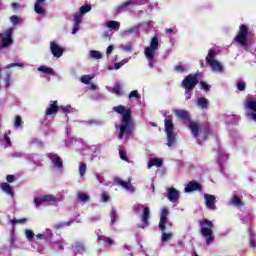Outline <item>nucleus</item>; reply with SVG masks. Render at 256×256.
<instances>
[{"label": "nucleus", "instance_id": "f257e3e1", "mask_svg": "<svg viewBox=\"0 0 256 256\" xmlns=\"http://www.w3.org/2000/svg\"><path fill=\"white\" fill-rule=\"evenodd\" d=\"M113 111L122 115L121 123L115 124L118 139H127L133 133V121L131 120V109L123 105L114 106Z\"/></svg>", "mask_w": 256, "mask_h": 256}, {"label": "nucleus", "instance_id": "f03ea898", "mask_svg": "<svg viewBox=\"0 0 256 256\" xmlns=\"http://www.w3.org/2000/svg\"><path fill=\"white\" fill-rule=\"evenodd\" d=\"M157 51H159V34H155L151 38L149 46L144 48V57L148 61L149 69H153L155 63H157Z\"/></svg>", "mask_w": 256, "mask_h": 256}, {"label": "nucleus", "instance_id": "7ed1b4c3", "mask_svg": "<svg viewBox=\"0 0 256 256\" xmlns=\"http://www.w3.org/2000/svg\"><path fill=\"white\" fill-rule=\"evenodd\" d=\"M169 210L167 208H162L160 213V222H159V229L162 231V237L161 241L162 243H166V241H170V239H173V233L169 232L166 233L165 230L167 229V225L169 227L173 226V223L169 222Z\"/></svg>", "mask_w": 256, "mask_h": 256}, {"label": "nucleus", "instance_id": "20e7f679", "mask_svg": "<svg viewBox=\"0 0 256 256\" xmlns=\"http://www.w3.org/2000/svg\"><path fill=\"white\" fill-rule=\"evenodd\" d=\"M165 117V133L167 137V143L166 145L168 147H175V144L177 143L176 137H177V132L175 131V125H173V117L168 116L167 112L164 114Z\"/></svg>", "mask_w": 256, "mask_h": 256}, {"label": "nucleus", "instance_id": "39448f33", "mask_svg": "<svg viewBox=\"0 0 256 256\" xmlns=\"http://www.w3.org/2000/svg\"><path fill=\"white\" fill-rule=\"evenodd\" d=\"M174 113L178 119L183 121L187 127H189L193 137H199V124L197 122L191 121V116H189V112L187 110H174Z\"/></svg>", "mask_w": 256, "mask_h": 256}, {"label": "nucleus", "instance_id": "423d86ee", "mask_svg": "<svg viewBox=\"0 0 256 256\" xmlns=\"http://www.w3.org/2000/svg\"><path fill=\"white\" fill-rule=\"evenodd\" d=\"M213 227V222L208 219L200 221V234L205 239L207 246L211 245V243L215 241Z\"/></svg>", "mask_w": 256, "mask_h": 256}, {"label": "nucleus", "instance_id": "0eeeda50", "mask_svg": "<svg viewBox=\"0 0 256 256\" xmlns=\"http://www.w3.org/2000/svg\"><path fill=\"white\" fill-rule=\"evenodd\" d=\"M215 57H217V52L213 49H210L208 51V55L206 56V61L214 73H223V71H225V67H223L221 62L215 59Z\"/></svg>", "mask_w": 256, "mask_h": 256}, {"label": "nucleus", "instance_id": "6e6552de", "mask_svg": "<svg viewBox=\"0 0 256 256\" xmlns=\"http://www.w3.org/2000/svg\"><path fill=\"white\" fill-rule=\"evenodd\" d=\"M133 211L134 213H136V215L143 211L141 215L142 225L139 226L140 229H145V227H149V216L151 215V210L149 209V207H145L143 206V204H135L133 206Z\"/></svg>", "mask_w": 256, "mask_h": 256}, {"label": "nucleus", "instance_id": "1a4fd4ad", "mask_svg": "<svg viewBox=\"0 0 256 256\" xmlns=\"http://www.w3.org/2000/svg\"><path fill=\"white\" fill-rule=\"evenodd\" d=\"M89 11H91V5L86 4L80 7L79 12L74 13V25L72 28V35H76V33L79 31L83 16L85 15V13H89Z\"/></svg>", "mask_w": 256, "mask_h": 256}, {"label": "nucleus", "instance_id": "9d476101", "mask_svg": "<svg viewBox=\"0 0 256 256\" xmlns=\"http://www.w3.org/2000/svg\"><path fill=\"white\" fill-rule=\"evenodd\" d=\"M244 107L247 111V119L256 123V98L253 96H248L244 102Z\"/></svg>", "mask_w": 256, "mask_h": 256}, {"label": "nucleus", "instance_id": "9b49d317", "mask_svg": "<svg viewBox=\"0 0 256 256\" xmlns=\"http://www.w3.org/2000/svg\"><path fill=\"white\" fill-rule=\"evenodd\" d=\"M248 35L249 28H247L245 24H241L238 34L234 38L235 43H238L240 47H244V49H247V45H249V42L247 41Z\"/></svg>", "mask_w": 256, "mask_h": 256}, {"label": "nucleus", "instance_id": "f8f14e48", "mask_svg": "<svg viewBox=\"0 0 256 256\" xmlns=\"http://www.w3.org/2000/svg\"><path fill=\"white\" fill-rule=\"evenodd\" d=\"M197 83H199V75L197 74H189L184 78L181 83V87L183 89H195L197 87Z\"/></svg>", "mask_w": 256, "mask_h": 256}, {"label": "nucleus", "instance_id": "ddd939ff", "mask_svg": "<svg viewBox=\"0 0 256 256\" xmlns=\"http://www.w3.org/2000/svg\"><path fill=\"white\" fill-rule=\"evenodd\" d=\"M57 111H59L58 102L50 101L48 107L46 108L45 117H44V120L42 121V125H48L49 122L47 121V119H49L51 115H57Z\"/></svg>", "mask_w": 256, "mask_h": 256}, {"label": "nucleus", "instance_id": "4468645a", "mask_svg": "<svg viewBox=\"0 0 256 256\" xmlns=\"http://www.w3.org/2000/svg\"><path fill=\"white\" fill-rule=\"evenodd\" d=\"M149 0H128L124 3H122L117 8V13H123L127 11L128 7H135V5H145V3H148Z\"/></svg>", "mask_w": 256, "mask_h": 256}, {"label": "nucleus", "instance_id": "2eb2a0df", "mask_svg": "<svg viewBox=\"0 0 256 256\" xmlns=\"http://www.w3.org/2000/svg\"><path fill=\"white\" fill-rule=\"evenodd\" d=\"M0 39H2L3 48L13 45V28H9L5 32L0 33Z\"/></svg>", "mask_w": 256, "mask_h": 256}, {"label": "nucleus", "instance_id": "dca6fc26", "mask_svg": "<svg viewBox=\"0 0 256 256\" xmlns=\"http://www.w3.org/2000/svg\"><path fill=\"white\" fill-rule=\"evenodd\" d=\"M47 158L49 159V161H51L54 169H58V171H61L63 169V159L60 158L56 153H48Z\"/></svg>", "mask_w": 256, "mask_h": 256}, {"label": "nucleus", "instance_id": "f3484780", "mask_svg": "<svg viewBox=\"0 0 256 256\" xmlns=\"http://www.w3.org/2000/svg\"><path fill=\"white\" fill-rule=\"evenodd\" d=\"M50 52L52 53L55 59H61L63 57V47H61L57 42L51 41L50 42Z\"/></svg>", "mask_w": 256, "mask_h": 256}, {"label": "nucleus", "instance_id": "a211bd4d", "mask_svg": "<svg viewBox=\"0 0 256 256\" xmlns=\"http://www.w3.org/2000/svg\"><path fill=\"white\" fill-rule=\"evenodd\" d=\"M114 183L118 187H121L125 191H128V193H134L135 192V188H134L133 184H131L130 181L125 182L121 178H115Z\"/></svg>", "mask_w": 256, "mask_h": 256}, {"label": "nucleus", "instance_id": "6ab92c4d", "mask_svg": "<svg viewBox=\"0 0 256 256\" xmlns=\"http://www.w3.org/2000/svg\"><path fill=\"white\" fill-rule=\"evenodd\" d=\"M43 203H55V196L53 195H44L42 197L34 198L35 207H41Z\"/></svg>", "mask_w": 256, "mask_h": 256}, {"label": "nucleus", "instance_id": "aec40b11", "mask_svg": "<svg viewBox=\"0 0 256 256\" xmlns=\"http://www.w3.org/2000/svg\"><path fill=\"white\" fill-rule=\"evenodd\" d=\"M180 192L175 188H167V198L171 203H177L179 201Z\"/></svg>", "mask_w": 256, "mask_h": 256}, {"label": "nucleus", "instance_id": "412c9836", "mask_svg": "<svg viewBox=\"0 0 256 256\" xmlns=\"http://www.w3.org/2000/svg\"><path fill=\"white\" fill-rule=\"evenodd\" d=\"M204 199L206 203V207L210 209V211H215L217 206L215 205V196L211 194H204Z\"/></svg>", "mask_w": 256, "mask_h": 256}, {"label": "nucleus", "instance_id": "4be33fe9", "mask_svg": "<svg viewBox=\"0 0 256 256\" xmlns=\"http://www.w3.org/2000/svg\"><path fill=\"white\" fill-rule=\"evenodd\" d=\"M72 247L75 255H83V253H87V247L83 242H76Z\"/></svg>", "mask_w": 256, "mask_h": 256}, {"label": "nucleus", "instance_id": "5701e85b", "mask_svg": "<svg viewBox=\"0 0 256 256\" xmlns=\"http://www.w3.org/2000/svg\"><path fill=\"white\" fill-rule=\"evenodd\" d=\"M65 245H67V243L65 240H63V238H58L57 240L51 242V247L54 249V251H63V249H65Z\"/></svg>", "mask_w": 256, "mask_h": 256}, {"label": "nucleus", "instance_id": "b1692460", "mask_svg": "<svg viewBox=\"0 0 256 256\" xmlns=\"http://www.w3.org/2000/svg\"><path fill=\"white\" fill-rule=\"evenodd\" d=\"M140 25L132 26L130 28H127L126 30L121 32L122 37H129V35H139L140 33Z\"/></svg>", "mask_w": 256, "mask_h": 256}, {"label": "nucleus", "instance_id": "393cba45", "mask_svg": "<svg viewBox=\"0 0 256 256\" xmlns=\"http://www.w3.org/2000/svg\"><path fill=\"white\" fill-rule=\"evenodd\" d=\"M71 145L74 146L76 151H83L87 147V144L81 138H73Z\"/></svg>", "mask_w": 256, "mask_h": 256}, {"label": "nucleus", "instance_id": "a878e982", "mask_svg": "<svg viewBox=\"0 0 256 256\" xmlns=\"http://www.w3.org/2000/svg\"><path fill=\"white\" fill-rule=\"evenodd\" d=\"M185 193H193V191H201V185L196 181L189 182L184 189Z\"/></svg>", "mask_w": 256, "mask_h": 256}, {"label": "nucleus", "instance_id": "bb28decb", "mask_svg": "<svg viewBox=\"0 0 256 256\" xmlns=\"http://www.w3.org/2000/svg\"><path fill=\"white\" fill-rule=\"evenodd\" d=\"M34 11L37 15H45V2L42 0H36L34 4Z\"/></svg>", "mask_w": 256, "mask_h": 256}, {"label": "nucleus", "instance_id": "cd10ccee", "mask_svg": "<svg viewBox=\"0 0 256 256\" xmlns=\"http://www.w3.org/2000/svg\"><path fill=\"white\" fill-rule=\"evenodd\" d=\"M96 235L98 237V239H97L98 243H105V245H113V239L104 236L101 233V230L96 231Z\"/></svg>", "mask_w": 256, "mask_h": 256}, {"label": "nucleus", "instance_id": "c85d7f7f", "mask_svg": "<svg viewBox=\"0 0 256 256\" xmlns=\"http://www.w3.org/2000/svg\"><path fill=\"white\" fill-rule=\"evenodd\" d=\"M255 219V216L251 212H246L240 215V221L244 223V225H249Z\"/></svg>", "mask_w": 256, "mask_h": 256}, {"label": "nucleus", "instance_id": "c756f323", "mask_svg": "<svg viewBox=\"0 0 256 256\" xmlns=\"http://www.w3.org/2000/svg\"><path fill=\"white\" fill-rule=\"evenodd\" d=\"M229 159V154L225 152L223 148L218 149V163L219 165H223Z\"/></svg>", "mask_w": 256, "mask_h": 256}, {"label": "nucleus", "instance_id": "7c9ffc66", "mask_svg": "<svg viewBox=\"0 0 256 256\" xmlns=\"http://www.w3.org/2000/svg\"><path fill=\"white\" fill-rule=\"evenodd\" d=\"M163 165V159L161 158H150L147 169H151V167H161Z\"/></svg>", "mask_w": 256, "mask_h": 256}, {"label": "nucleus", "instance_id": "2f4dec72", "mask_svg": "<svg viewBox=\"0 0 256 256\" xmlns=\"http://www.w3.org/2000/svg\"><path fill=\"white\" fill-rule=\"evenodd\" d=\"M196 105L200 107V109H209V100L205 97H199L196 100Z\"/></svg>", "mask_w": 256, "mask_h": 256}, {"label": "nucleus", "instance_id": "473e14b6", "mask_svg": "<svg viewBox=\"0 0 256 256\" xmlns=\"http://www.w3.org/2000/svg\"><path fill=\"white\" fill-rule=\"evenodd\" d=\"M38 71L40 73H44L45 75H55V70H53V68L46 65H42L38 67Z\"/></svg>", "mask_w": 256, "mask_h": 256}, {"label": "nucleus", "instance_id": "72a5a7b5", "mask_svg": "<svg viewBox=\"0 0 256 256\" xmlns=\"http://www.w3.org/2000/svg\"><path fill=\"white\" fill-rule=\"evenodd\" d=\"M0 188L4 193H7V195H10V197H13V188L8 183H0Z\"/></svg>", "mask_w": 256, "mask_h": 256}, {"label": "nucleus", "instance_id": "f704fd0d", "mask_svg": "<svg viewBox=\"0 0 256 256\" xmlns=\"http://www.w3.org/2000/svg\"><path fill=\"white\" fill-rule=\"evenodd\" d=\"M77 199L80 203H87L90 199L89 194L85 192H77Z\"/></svg>", "mask_w": 256, "mask_h": 256}, {"label": "nucleus", "instance_id": "c9c22d12", "mask_svg": "<svg viewBox=\"0 0 256 256\" xmlns=\"http://www.w3.org/2000/svg\"><path fill=\"white\" fill-rule=\"evenodd\" d=\"M229 205H234V207H243V202L241 201V198H239V196L234 194L229 202Z\"/></svg>", "mask_w": 256, "mask_h": 256}, {"label": "nucleus", "instance_id": "e433bc0d", "mask_svg": "<svg viewBox=\"0 0 256 256\" xmlns=\"http://www.w3.org/2000/svg\"><path fill=\"white\" fill-rule=\"evenodd\" d=\"M78 172L81 179H83V177H85V173H87V164L85 162L79 163Z\"/></svg>", "mask_w": 256, "mask_h": 256}, {"label": "nucleus", "instance_id": "4c0bfd02", "mask_svg": "<svg viewBox=\"0 0 256 256\" xmlns=\"http://www.w3.org/2000/svg\"><path fill=\"white\" fill-rule=\"evenodd\" d=\"M240 119L241 118L238 115H235V114L228 115L226 117L227 123H232L233 125H236V123H239Z\"/></svg>", "mask_w": 256, "mask_h": 256}, {"label": "nucleus", "instance_id": "58836bf2", "mask_svg": "<svg viewBox=\"0 0 256 256\" xmlns=\"http://www.w3.org/2000/svg\"><path fill=\"white\" fill-rule=\"evenodd\" d=\"M128 99H130V101H139L141 99V94H139V91L133 90L129 93Z\"/></svg>", "mask_w": 256, "mask_h": 256}, {"label": "nucleus", "instance_id": "ea45409f", "mask_svg": "<svg viewBox=\"0 0 256 256\" xmlns=\"http://www.w3.org/2000/svg\"><path fill=\"white\" fill-rule=\"evenodd\" d=\"M12 157H26V159H28V161H35V155L34 154H30V155H25L22 152H15L14 155H12Z\"/></svg>", "mask_w": 256, "mask_h": 256}, {"label": "nucleus", "instance_id": "a19ab883", "mask_svg": "<svg viewBox=\"0 0 256 256\" xmlns=\"http://www.w3.org/2000/svg\"><path fill=\"white\" fill-rule=\"evenodd\" d=\"M174 70L176 73H187V71H189V66L178 64L174 67Z\"/></svg>", "mask_w": 256, "mask_h": 256}, {"label": "nucleus", "instance_id": "79ce46f5", "mask_svg": "<svg viewBox=\"0 0 256 256\" xmlns=\"http://www.w3.org/2000/svg\"><path fill=\"white\" fill-rule=\"evenodd\" d=\"M106 25L109 29H114V31H119V27H121V24L117 21H108Z\"/></svg>", "mask_w": 256, "mask_h": 256}, {"label": "nucleus", "instance_id": "37998d69", "mask_svg": "<svg viewBox=\"0 0 256 256\" xmlns=\"http://www.w3.org/2000/svg\"><path fill=\"white\" fill-rule=\"evenodd\" d=\"M110 225H115V223L117 222V219H119V216L117 215V210H115L114 208H112L111 212H110Z\"/></svg>", "mask_w": 256, "mask_h": 256}, {"label": "nucleus", "instance_id": "c03bdc74", "mask_svg": "<svg viewBox=\"0 0 256 256\" xmlns=\"http://www.w3.org/2000/svg\"><path fill=\"white\" fill-rule=\"evenodd\" d=\"M10 21H11L12 25H14V27H15V26L19 25L20 23H23L24 20H23V18H21L17 15H13L10 17Z\"/></svg>", "mask_w": 256, "mask_h": 256}, {"label": "nucleus", "instance_id": "a18cd8bd", "mask_svg": "<svg viewBox=\"0 0 256 256\" xmlns=\"http://www.w3.org/2000/svg\"><path fill=\"white\" fill-rule=\"evenodd\" d=\"M111 93H114V95H117L118 97H121V95H123V89L121 88V85H115L112 90Z\"/></svg>", "mask_w": 256, "mask_h": 256}, {"label": "nucleus", "instance_id": "49530a36", "mask_svg": "<svg viewBox=\"0 0 256 256\" xmlns=\"http://www.w3.org/2000/svg\"><path fill=\"white\" fill-rule=\"evenodd\" d=\"M75 220L71 219L68 222H59L57 224H55V229H63L65 227H69V225H71Z\"/></svg>", "mask_w": 256, "mask_h": 256}, {"label": "nucleus", "instance_id": "de8ad7c7", "mask_svg": "<svg viewBox=\"0 0 256 256\" xmlns=\"http://www.w3.org/2000/svg\"><path fill=\"white\" fill-rule=\"evenodd\" d=\"M250 247H256V234L253 230L249 229Z\"/></svg>", "mask_w": 256, "mask_h": 256}, {"label": "nucleus", "instance_id": "09e8293b", "mask_svg": "<svg viewBox=\"0 0 256 256\" xmlns=\"http://www.w3.org/2000/svg\"><path fill=\"white\" fill-rule=\"evenodd\" d=\"M89 56L92 59H101L103 57V55L101 54V52L97 51V50H91L89 52Z\"/></svg>", "mask_w": 256, "mask_h": 256}, {"label": "nucleus", "instance_id": "8fccbe9b", "mask_svg": "<svg viewBox=\"0 0 256 256\" xmlns=\"http://www.w3.org/2000/svg\"><path fill=\"white\" fill-rule=\"evenodd\" d=\"M208 133H209V128H206V129H204V131H201L200 138L198 139V143H201V141H206Z\"/></svg>", "mask_w": 256, "mask_h": 256}, {"label": "nucleus", "instance_id": "3c124183", "mask_svg": "<svg viewBox=\"0 0 256 256\" xmlns=\"http://www.w3.org/2000/svg\"><path fill=\"white\" fill-rule=\"evenodd\" d=\"M238 91H245L247 89V83L243 80H239L236 84Z\"/></svg>", "mask_w": 256, "mask_h": 256}, {"label": "nucleus", "instance_id": "603ef678", "mask_svg": "<svg viewBox=\"0 0 256 256\" xmlns=\"http://www.w3.org/2000/svg\"><path fill=\"white\" fill-rule=\"evenodd\" d=\"M60 109L63 113H73L75 111V108L71 107V105L60 106Z\"/></svg>", "mask_w": 256, "mask_h": 256}, {"label": "nucleus", "instance_id": "864d4df0", "mask_svg": "<svg viewBox=\"0 0 256 256\" xmlns=\"http://www.w3.org/2000/svg\"><path fill=\"white\" fill-rule=\"evenodd\" d=\"M120 49H122L126 53H131V51H133V45H131V44H122V45H120Z\"/></svg>", "mask_w": 256, "mask_h": 256}, {"label": "nucleus", "instance_id": "5fc2aeb1", "mask_svg": "<svg viewBox=\"0 0 256 256\" xmlns=\"http://www.w3.org/2000/svg\"><path fill=\"white\" fill-rule=\"evenodd\" d=\"M91 79H93V77L89 76V75H83L80 78L81 83H84V85H89V83H91Z\"/></svg>", "mask_w": 256, "mask_h": 256}, {"label": "nucleus", "instance_id": "6e6d98bb", "mask_svg": "<svg viewBox=\"0 0 256 256\" xmlns=\"http://www.w3.org/2000/svg\"><path fill=\"white\" fill-rule=\"evenodd\" d=\"M21 125H23V119L21 118V116H16L15 121H14V127L16 129H19V127H21Z\"/></svg>", "mask_w": 256, "mask_h": 256}, {"label": "nucleus", "instance_id": "4d7b16f0", "mask_svg": "<svg viewBox=\"0 0 256 256\" xmlns=\"http://www.w3.org/2000/svg\"><path fill=\"white\" fill-rule=\"evenodd\" d=\"M44 235V239H46V241H49V239H51V237H53V232L51 231V229H46L43 232Z\"/></svg>", "mask_w": 256, "mask_h": 256}, {"label": "nucleus", "instance_id": "13d9d810", "mask_svg": "<svg viewBox=\"0 0 256 256\" xmlns=\"http://www.w3.org/2000/svg\"><path fill=\"white\" fill-rule=\"evenodd\" d=\"M11 67H25L24 63L18 62V63H11L8 64L5 69H11Z\"/></svg>", "mask_w": 256, "mask_h": 256}, {"label": "nucleus", "instance_id": "bf43d9fd", "mask_svg": "<svg viewBox=\"0 0 256 256\" xmlns=\"http://www.w3.org/2000/svg\"><path fill=\"white\" fill-rule=\"evenodd\" d=\"M96 179L99 183H101L102 185H107V183H105V177H103V175L96 173Z\"/></svg>", "mask_w": 256, "mask_h": 256}, {"label": "nucleus", "instance_id": "052dcab7", "mask_svg": "<svg viewBox=\"0 0 256 256\" xmlns=\"http://www.w3.org/2000/svg\"><path fill=\"white\" fill-rule=\"evenodd\" d=\"M25 234L28 241H31L35 237V233L32 230H26Z\"/></svg>", "mask_w": 256, "mask_h": 256}, {"label": "nucleus", "instance_id": "680f3d73", "mask_svg": "<svg viewBox=\"0 0 256 256\" xmlns=\"http://www.w3.org/2000/svg\"><path fill=\"white\" fill-rule=\"evenodd\" d=\"M200 87L204 91H209L211 89V85L207 84L206 82H200Z\"/></svg>", "mask_w": 256, "mask_h": 256}, {"label": "nucleus", "instance_id": "e2e57ef3", "mask_svg": "<svg viewBox=\"0 0 256 256\" xmlns=\"http://www.w3.org/2000/svg\"><path fill=\"white\" fill-rule=\"evenodd\" d=\"M192 91H193V89H185V99L187 100V101H189V99H191V97H192Z\"/></svg>", "mask_w": 256, "mask_h": 256}, {"label": "nucleus", "instance_id": "0e129e2a", "mask_svg": "<svg viewBox=\"0 0 256 256\" xmlns=\"http://www.w3.org/2000/svg\"><path fill=\"white\" fill-rule=\"evenodd\" d=\"M109 194L107 192H102L101 194V199L103 203H107V201H109Z\"/></svg>", "mask_w": 256, "mask_h": 256}, {"label": "nucleus", "instance_id": "69168bd1", "mask_svg": "<svg viewBox=\"0 0 256 256\" xmlns=\"http://www.w3.org/2000/svg\"><path fill=\"white\" fill-rule=\"evenodd\" d=\"M5 87L6 88L11 87V74H7V76L5 78Z\"/></svg>", "mask_w": 256, "mask_h": 256}, {"label": "nucleus", "instance_id": "338daca9", "mask_svg": "<svg viewBox=\"0 0 256 256\" xmlns=\"http://www.w3.org/2000/svg\"><path fill=\"white\" fill-rule=\"evenodd\" d=\"M119 155H120V158L123 160V161H127V153L123 150H120L119 151Z\"/></svg>", "mask_w": 256, "mask_h": 256}, {"label": "nucleus", "instance_id": "774afa93", "mask_svg": "<svg viewBox=\"0 0 256 256\" xmlns=\"http://www.w3.org/2000/svg\"><path fill=\"white\" fill-rule=\"evenodd\" d=\"M124 249H126V251H128L129 253L125 254V256H133V252H131V246L129 245H124Z\"/></svg>", "mask_w": 256, "mask_h": 256}]
</instances>
